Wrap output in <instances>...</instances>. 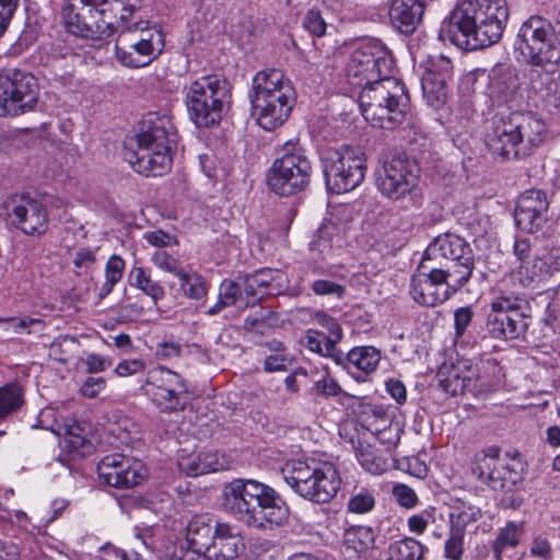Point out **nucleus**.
I'll use <instances>...</instances> for the list:
<instances>
[{
    "mask_svg": "<svg viewBox=\"0 0 560 560\" xmlns=\"http://www.w3.org/2000/svg\"><path fill=\"white\" fill-rule=\"evenodd\" d=\"M475 256L470 244L453 233L438 235L427 246L410 282L416 303L434 307L458 292L472 277Z\"/></svg>",
    "mask_w": 560,
    "mask_h": 560,
    "instance_id": "f257e3e1",
    "label": "nucleus"
},
{
    "mask_svg": "<svg viewBox=\"0 0 560 560\" xmlns=\"http://www.w3.org/2000/svg\"><path fill=\"white\" fill-rule=\"evenodd\" d=\"M508 19L505 0H464L443 21L440 38L463 50L482 49L499 42Z\"/></svg>",
    "mask_w": 560,
    "mask_h": 560,
    "instance_id": "f03ea898",
    "label": "nucleus"
},
{
    "mask_svg": "<svg viewBox=\"0 0 560 560\" xmlns=\"http://www.w3.org/2000/svg\"><path fill=\"white\" fill-rule=\"evenodd\" d=\"M223 505L229 514L249 527L266 528L283 525L290 510L270 486L254 479H234L223 489Z\"/></svg>",
    "mask_w": 560,
    "mask_h": 560,
    "instance_id": "7ed1b4c3",
    "label": "nucleus"
},
{
    "mask_svg": "<svg viewBox=\"0 0 560 560\" xmlns=\"http://www.w3.org/2000/svg\"><path fill=\"white\" fill-rule=\"evenodd\" d=\"M177 135L171 118L149 113L142 121L141 131L125 153L133 170L145 176H162L172 165V145Z\"/></svg>",
    "mask_w": 560,
    "mask_h": 560,
    "instance_id": "20e7f679",
    "label": "nucleus"
},
{
    "mask_svg": "<svg viewBox=\"0 0 560 560\" xmlns=\"http://www.w3.org/2000/svg\"><path fill=\"white\" fill-rule=\"evenodd\" d=\"M546 138L542 119L530 112H512L493 119L487 145L502 160H521L532 155Z\"/></svg>",
    "mask_w": 560,
    "mask_h": 560,
    "instance_id": "39448f33",
    "label": "nucleus"
},
{
    "mask_svg": "<svg viewBox=\"0 0 560 560\" xmlns=\"http://www.w3.org/2000/svg\"><path fill=\"white\" fill-rule=\"evenodd\" d=\"M249 100L257 124L271 131L290 116L295 103V90L282 71L264 69L253 78Z\"/></svg>",
    "mask_w": 560,
    "mask_h": 560,
    "instance_id": "423d86ee",
    "label": "nucleus"
},
{
    "mask_svg": "<svg viewBox=\"0 0 560 560\" xmlns=\"http://www.w3.org/2000/svg\"><path fill=\"white\" fill-rule=\"evenodd\" d=\"M359 103L368 122L375 128L392 130L405 120L410 97L405 84L392 77L362 89Z\"/></svg>",
    "mask_w": 560,
    "mask_h": 560,
    "instance_id": "0eeeda50",
    "label": "nucleus"
},
{
    "mask_svg": "<svg viewBox=\"0 0 560 560\" xmlns=\"http://www.w3.org/2000/svg\"><path fill=\"white\" fill-rule=\"evenodd\" d=\"M515 50L524 60L538 68L556 66L560 61V10L553 23L541 15H530L521 24L514 42Z\"/></svg>",
    "mask_w": 560,
    "mask_h": 560,
    "instance_id": "6e6552de",
    "label": "nucleus"
},
{
    "mask_svg": "<svg viewBox=\"0 0 560 560\" xmlns=\"http://www.w3.org/2000/svg\"><path fill=\"white\" fill-rule=\"evenodd\" d=\"M287 485L300 497L315 503H327L340 488V477L330 464L289 460L281 468Z\"/></svg>",
    "mask_w": 560,
    "mask_h": 560,
    "instance_id": "1a4fd4ad",
    "label": "nucleus"
},
{
    "mask_svg": "<svg viewBox=\"0 0 560 560\" xmlns=\"http://www.w3.org/2000/svg\"><path fill=\"white\" fill-rule=\"evenodd\" d=\"M230 102V83L218 75H205L194 81L185 97L189 118L199 128L219 124Z\"/></svg>",
    "mask_w": 560,
    "mask_h": 560,
    "instance_id": "9d476101",
    "label": "nucleus"
},
{
    "mask_svg": "<svg viewBox=\"0 0 560 560\" xmlns=\"http://www.w3.org/2000/svg\"><path fill=\"white\" fill-rule=\"evenodd\" d=\"M311 175L312 163L306 151L299 143L289 141L273 161L267 184L275 194L289 197L305 190Z\"/></svg>",
    "mask_w": 560,
    "mask_h": 560,
    "instance_id": "9b49d317",
    "label": "nucleus"
},
{
    "mask_svg": "<svg viewBox=\"0 0 560 560\" xmlns=\"http://www.w3.org/2000/svg\"><path fill=\"white\" fill-rule=\"evenodd\" d=\"M163 34L148 22L125 25L115 44L117 60L128 68H141L153 61L163 50Z\"/></svg>",
    "mask_w": 560,
    "mask_h": 560,
    "instance_id": "f8f14e48",
    "label": "nucleus"
},
{
    "mask_svg": "<svg viewBox=\"0 0 560 560\" xmlns=\"http://www.w3.org/2000/svg\"><path fill=\"white\" fill-rule=\"evenodd\" d=\"M393 68L394 59L387 47L378 39H368L352 52L347 78L352 86L362 90L392 78Z\"/></svg>",
    "mask_w": 560,
    "mask_h": 560,
    "instance_id": "ddd939ff",
    "label": "nucleus"
},
{
    "mask_svg": "<svg viewBox=\"0 0 560 560\" xmlns=\"http://www.w3.org/2000/svg\"><path fill=\"white\" fill-rule=\"evenodd\" d=\"M420 167L405 153L393 155L375 173L382 196L393 201L415 200L420 195Z\"/></svg>",
    "mask_w": 560,
    "mask_h": 560,
    "instance_id": "4468645a",
    "label": "nucleus"
},
{
    "mask_svg": "<svg viewBox=\"0 0 560 560\" xmlns=\"http://www.w3.org/2000/svg\"><path fill=\"white\" fill-rule=\"evenodd\" d=\"M322 164L326 186L335 194L353 190L365 176V155L359 148L328 149L322 155Z\"/></svg>",
    "mask_w": 560,
    "mask_h": 560,
    "instance_id": "2eb2a0df",
    "label": "nucleus"
},
{
    "mask_svg": "<svg viewBox=\"0 0 560 560\" xmlns=\"http://www.w3.org/2000/svg\"><path fill=\"white\" fill-rule=\"evenodd\" d=\"M530 324V305L524 296L502 292L490 303L487 330L498 339H517Z\"/></svg>",
    "mask_w": 560,
    "mask_h": 560,
    "instance_id": "dca6fc26",
    "label": "nucleus"
},
{
    "mask_svg": "<svg viewBox=\"0 0 560 560\" xmlns=\"http://www.w3.org/2000/svg\"><path fill=\"white\" fill-rule=\"evenodd\" d=\"M476 474L491 489L513 490L524 487V465L520 458H501L498 447H489L479 458Z\"/></svg>",
    "mask_w": 560,
    "mask_h": 560,
    "instance_id": "f3484780",
    "label": "nucleus"
},
{
    "mask_svg": "<svg viewBox=\"0 0 560 560\" xmlns=\"http://www.w3.org/2000/svg\"><path fill=\"white\" fill-rule=\"evenodd\" d=\"M38 85L34 75L14 69L0 74V116H18L37 104Z\"/></svg>",
    "mask_w": 560,
    "mask_h": 560,
    "instance_id": "a211bd4d",
    "label": "nucleus"
},
{
    "mask_svg": "<svg viewBox=\"0 0 560 560\" xmlns=\"http://www.w3.org/2000/svg\"><path fill=\"white\" fill-rule=\"evenodd\" d=\"M145 393L162 411L184 409L188 388L185 380L176 372L160 366L148 373Z\"/></svg>",
    "mask_w": 560,
    "mask_h": 560,
    "instance_id": "6ab92c4d",
    "label": "nucleus"
},
{
    "mask_svg": "<svg viewBox=\"0 0 560 560\" xmlns=\"http://www.w3.org/2000/svg\"><path fill=\"white\" fill-rule=\"evenodd\" d=\"M8 217L25 235L38 236L48 229V209L44 199L31 192L15 195L8 203Z\"/></svg>",
    "mask_w": 560,
    "mask_h": 560,
    "instance_id": "aec40b11",
    "label": "nucleus"
},
{
    "mask_svg": "<svg viewBox=\"0 0 560 560\" xmlns=\"http://www.w3.org/2000/svg\"><path fill=\"white\" fill-rule=\"evenodd\" d=\"M97 472L108 486L125 489L138 486L145 476L140 460L118 453L104 456L97 465Z\"/></svg>",
    "mask_w": 560,
    "mask_h": 560,
    "instance_id": "412c9836",
    "label": "nucleus"
},
{
    "mask_svg": "<svg viewBox=\"0 0 560 560\" xmlns=\"http://www.w3.org/2000/svg\"><path fill=\"white\" fill-rule=\"evenodd\" d=\"M549 199L541 189L525 190L514 209L516 226L527 233H535L548 221Z\"/></svg>",
    "mask_w": 560,
    "mask_h": 560,
    "instance_id": "4be33fe9",
    "label": "nucleus"
},
{
    "mask_svg": "<svg viewBox=\"0 0 560 560\" xmlns=\"http://www.w3.org/2000/svg\"><path fill=\"white\" fill-rule=\"evenodd\" d=\"M453 78L451 59L440 55L428 60L425 72L421 78L423 96L432 107H440L447 98L448 82Z\"/></svg>",
    "mask_w": 560,
    "mask_h": 560,
    "instance_id": "5701e85b",
    "label": "nucleus"
},
{
    "mask_svg": "<svg viewBox=\"0 0 560 560\" xmlns=\"http://www.w3.org/2000/svg\"><path fill=\"white\" fill-rule=\"evenodd\" d=\"M217 524H220L209 514L194 515L186 526V540L189 550L182 556L174 555L170 560H206L208 548L211 547L215 536Z\"/></svg>",
    "mask_w": 560,
    "mask_h": 560,
    "instance_id": "b1692460",
    "label": "nucleus"
},
{
    "mask_svg": "<svg viewBox=\"0 0 560 560\" xmlns=\"http://www.w3.org/2000/svg\"><path fill=\"white\" fill-rule=\"evenodd\" d=\"M61 18L66 30L80 37L102 38L110 36L115 32L114 21H103V24L93 20V10L78 8L74 3L62 7Z\"/></svg>",
    "mask_w": 560,
    "mask_h": 560,
    "instance_id": "393cba45",
    "label": "nucleus"
},
{
    "mask_svg": "<svg viewBox=\"0 0 560 560\" xmlns=\"http://www.w3.org/2000/svg\"><path fill=\"white\" fill-rule=\"evenodd\" d=\"M214 533L206 560H235L245 551L244 538L237 526L220 523Z\"/></svg>",
    "mask_w": 560,
    "mask_h": 560,
    "instance_id": "a878e982",
    "label": "nucleus"
},
{
    "mask_svg": "<svg viewBox=\"0 0 560 560\" xmlns=\"http://www.w3.org/2000/svg\"><path fill=\"white\" fill-rule=\"evenodd\" d=\"M424 13L423 0H392L389 20L401 34H412Z\"/></svg>",
    "mask_w": 560,
    "mask_h": 560,
    "instance_id": "bb28decb",
    "label": "nucleus"
},
{
    "mask_svg": "<svg viewBox=\"0 0 560 560\" xmlns=\"http://www.w3.org/2000/svg\"><path fill=\"white\" fill-rule=\"evenodd\" d=\"M513 252L520 262L518 275L524 282H533L546 271V262L534 252L529 238H516Z\"/></svg>",
    "mask_w": 560,
    "mask_h": 560,
    "instance_id": "cd10ccee",
    "label": "nucleus"
},
{
    "mask_svg": "<svg viewBox=\"0 0 560 560\" xmlns=\"http://www.w3.org/2000/svg\"><path fill=\"white\" fill-rule=\"evenodd\" d=\"M338 341L328 338L325 331L307 329L304 334L305 347L322 357L330 358L337 364H343V353L337 349Z\"/></svg>",
    "mask_w": 560,
    "mask_h": 560,
    "instance_id": "c85d7f7f",
    "label": "nucleus"
},
{
    "mask_svg": "<svg viewBox=\"0 0 560 560\" xmlns=\"http://www.w3.org/2000/svg\"><path fill=\"white\" fill-rule=\"evenodd\" d=\"M254 283L260 291V298L277 296L283 293L288 288V278L279 269H259L250 273Z\"/></svg>",
    "mask_w": 560,
    "mask_h": 560,
    "instance_id": "c756f323",
    "label": "nucleus"
},
{
    "mask_svg": "<svg viewBox=\"0 0 560 560\" xmlns=\"http://www.w3.org/2000/svg\"><path fill=\"white\" fill-rule=\"evenodd\" d=\"M382 359L381 350L373 346H362L352 348L347 355H343V366L355 369L365 374L373 373Z\"/></svg>",
    "mask_w": 560,
    "mask_h": 560,
    "instance_id": "7c9ffc66",
    "label": "nucleus"
},
{
    "mask_svg": "<svg viewBox=\"0 0 560 560\" xmlns=\"http://www.w3.org/2000/svg\"><path fill=\"white\" fill-rule=\"evenodd\" d=\"M438 387L447 395L462 393L470 380L462 375L459 365L443 364L436 373Z\"/></svg>",
    "mask_w": 560,
    "mask_h": 560,
    "instance_id": "2f4dec72",
    "label": "nucleus"
},
{
    "mask_svg": "<svg viewBox=\"0 0 560 560\" xmlns=\"http://www.w3.org/2000/svg\"><path fill=\"white\" fill-rule=\"evenodd\" d=\"M360 465L372 475H381L388 469V462L381 451L369 443L360 442L357 452Z\"/></svg>",
    "mask_w": 560,
    "mask_h": 560,
    "instance_id": "473e14b6",
    "label": "nucleus"
},
{
    "mask_svg": "<svg viewBox=\"0 0 560 560\" xmlns=\"http://www.w3.org/2000/svg\"><path fill=\"white\" fill-rule=\"evenodd\" d=\"M129 282L132 287L141 290L150 296L154 304L165 296L164 288L156 281H153L147 270L142 267H133L129 273Z\"/></svg>",
    "mask_w": 560,
    "mask_h": 560,
    "instance_id": "72a5a7b5",
    "label": "nucleus"
},
{
    "mask_svg": "<svg viewBox=\"0 0 560 560\" xmlns=\"http://www.w3.org/2000/svg\"><path fill=\"white\" fill-rule=\"evenodd\" d=\"M178 467L182 472L190 477L209 474L220 469V465L212 460V455H191L182 458L178 462Z\"/></svg>",
    "mask_w": 560,
    "mask_h": 560,
    "instance_id": "f704fd0d",
    "label": "nucleus"
},
{
    "mask_svg": "<svg viewBox=\"0 0 560 560\" xmlns=\"http://www.w3.org/2000/svg\"><path fill=\"white\" fill-rule=\"evenodd\" d=\"M480 516L481 511L479 508L472 504L460 503L454 506L450 513V529L465 535L467 526L477 522Z\"/></svg>",
    "mask_w": 560,
    "mask_h": 560,
    "instance_id": "c9c22d12",
    "label": "nucleus"
},
{
    "mask_svg": "<svg viewBox=\"0 0 560 560\" xmlns=\"http://www.w3.org/2000/svg\"><path fill=\"white\" fill-rule=\"evenodd\" d=\"M125 266V260L118 255H112L108 258L105 265V280L97 293L100 300L108 296L114 287L122 279Z\"/></svg>",
    "mask_w": 560,
    "mask_h": 560,
    "instance_id": "e433bc0d",
    "label": "nucleus"
},
{
    "mask_svg": "<svg viewBox=\"0 0 560 560\" xmlns=\"http://www.w3.org/2000/svg\"><path fill=\"white\" fill-rule=\"evenodd\" d=\"M521 529L522 524H517L513 521L508 522L504 527L500 528L492 542V551L497 560H501L505 549L515 548L518 545Z\"/></svg>",
    "mask_w": 560,
    "mask_h": 560,
    "instance_id": "4c0bfd02",
    "label": "nucleus"
},
{
    "mask_svg": "<svg viewBox=\"0 0 560 560\" xmlns=\"http://www.w3.org/2000/svg\"><path fill=\"white\" fill-rule=\"evenodd\" d=\"M424 546L417 539L405 537L390 545L389 553L396 560H421Z\"/></svg>",
    "mask_w": 560,
    "mask_h": 560,
    "instance_id": "58836bf2",
    "label": "nucleus"
},
{
    "mask_svg": "<svg viewBox=\"0 0 560 560\" xmlns=\"http://www.w3.org/2000/svg\"><path fill=\"white\" fill-rule=\"evenodd\" d=\"M336 230V226L331 223L322 224L310 243V250L317 253L319 257L325 258L332 249Z\"/></svg>",
    "mask_w": 560,
    "mask_h": 560,
    "instance_id": "ea45409f",
    "label": "nucleus"
},
{
    "mask_svg": "<svg viewBox=\"0 0 560 560\" xmlns=\"http://www.w3.org/2000/svg\"><path fill=\"white\" fill-rule=\"evenodd\" d=\"M22 402L21 388L16 384L0 387V421L18 410Z\"/></svg>",
    "mask_w": 560,
    "mask_h": 560,
    "instance_id": "a19ab883",
    "label": "nucleus"
},
{
    "mask_svg": "<svg viewBox=\"0 0 560 560\" xmlns=\"http://www.w3.org/2000/svg\"><path fill=\"white\" fill-rule=\"evenodd\" d=\"M375 503L376 500L374 491L366 488H360L351 493L347 502V512L353 514H366L375 508Z\"/></svg>",
    "mask_w": 560,
    "mask_h": 560,
    "instance_id": "79ce46f5",
    "label": "nucleus"
},
{
    "mask_svg": "<svg viewBox=\"0 0 560 560\" xmlns=\"http://www.w3.org/2000/svg\"><path fill=\"white\" fill-rule=\"evenodd\" d=\"M180 287L185 294L194 300H201L207 295L205 279L197 272H186L185 270L178 277Z\"/></svg>",
    "mask_w": 560,
    "mask_h": 560,
    "instance_id": "37998d69",
    "label": "nucleus"
},
{
    "mask_svg": "<svg viewBox=\"0 0 560 560\" xmlns=\"http://www.w3.org/2000/svg\"><path fill=\"white\" fill-rule=\"evenodd\" d=\"M10 329L15 334H27V335H36L42 336L46 328V324L42 318L34 317H22V318H8L4 319Z\"/></svg>",
    "mask_w": 560,
    "mask_h": 560,
    "instance_id": "c03bdc74",
    "label": "nucleus"
},
{
    "mask_svg": "<svg viewBox=\"0 0 560 560\" xmlns=\"http://www.w3.org/2000/svg\"><path fill=\"white\" fill-rule=\"evenodd\" d=\"M106 5V9H101L100 15L104 19L112 16L122 23L127 22L136 10V5L131 3L130 0H108Z\"/></svg>",
    "mask_w": 560,
    "mask_h": 560,
    "instance_id": "a18cd8bd",
    "label": "nucleus"
},
{
    "mask_svg": "<svg viewBox=\"0 0 560 560\" xmlns=\"http://www.w3.org/2000/svg\"><path fill=\"white\" fill-rule=\"evenodd\" d=\"M365 421L368 429L374 433H380L392 424V418L382 405L370 406L365 411Z\"/></svg>",
    "mask_w": 560,
    "mask_h": 560,
    "instance_id": "49530a36",
    "label": "nucleus"
},
{
    "mask_svg": "<svg viewBox=\"0 0 560 560\" xmlns=\"http://www.w3.org/2000/svg\"><path fill=\"white\" fill-rule=\"evenodd\" d=\"M311 394L316 397L329 399L342 394V388L328 372H325L319 380L314 382L311 387Z\"/></svg>",
    "mask_w": 560,
    "mask_h": 560,
    "instance_id": "de8ad7c7",
    "label": "nucleus"
},
{
    "mask_svg": "<svg viewBox=\"0 0 560 560\" xmlns=\"http://www.w3.org/2000/svg\"><path fill=\"white\" fill-rule=\"evenodd\" d=\"M371 540V532L366 527H352L345 534V542L357 552L366 550Z\"/></svg>",
    "mask_w": 560,
    "mask_h": 560,
    "instance_id": "09e8293b",
    "label": "nucleus"
},
{
    "mask_svg": "<svg viewBox=\"0 0 560 560\" xmlns=\"http://www.w3.org/2000/svg\"><path fill=\"white\" fill-rule=\"evenodd\" d=\"M150 529H144L142 533L137 535V539L140 541L142 547L145 549V552H142L139 549H131L122 551L120 555L121 560H148L147 553L155 551V542L152 535H148Z\"/></svg>",
    "mask_w": 560,
    "mask_h": 560,
    "instance_id": "8fccbe9b",
    "label": "nucleus"
},
{
    "mask_svg": "<svg viewBox=\"0 0 560 560\" xmlns=\"http://www.w3.org/2000/svg\"><path fill=\"white\" fill-rule=\"evenodd\" d=\"M151 260L156 268L170 272L176 276L177 278L184 271L180 267V262L178 261V259H176L174 256L166 253L165 250L158 249L156 252H154Z\"/></svg>",
    "mask_w": 560,
    "mask_h": 560,
    "instance_id": "3c124183",
    "label": "nucleus"
},
{
    "mask_svg": "<svg viewBox=\"0 0 560 560\" xmlns=\"http://www.w3.org/2000/svg\"><path fill=\"white\" fill-rule=\"evenodd\" d=\"M219 295L231 306L243 307L242 287L238 280H223L220 284Z\"/></svg>",
    "mask_w": 560,
    "mask_h": 560,
    "instance_id": "603ef678",
    "label": "nucleus"
},
{
    "mask_svg": "<svg viewBox=\"0 0 560 560\" xmlns=\"http://www.w3.org/2000/svg\"><path fill=\"white\" fill-rule=\"evenodd\" d=\"M464 534L450 529L444 542V557L448 560H462L464 553Z\"/></svg>",
    "mask_w": 560,
    "mask_h": 560,
    "instance_id": "864d4df0",
    "label": "nucleus"
},
{
    "mask_svg": "<svg viewBox=\"0 0 560 560\" xmlns=\"http://www.w3.org/2000/svg\"><path fill=\"white\" fill-rule=\"evenodd\" d=\"M314 320L317 325L326 330V335L328 338H331L338 342L342 339V328L330 315L326 314L323 311H318L314 315Z\"/></svg>",
    "mask_w": 560,
    "mask_h": 560,
    "instance_id": "5fc2aeb1",
    "label": "nucleus"
},
{
    "mask_svg": "<svg viewBox=\"0 0 560 560\" xmlns=\"http://www.w3.org/2000/svg\"><path fill=\"white\" fill-rule=\"evenodd\" d=\"M238 284L242 287L243 307L254 305L257 300H260V291L254 283V279L250 275L245 277H238Z\"/></svg>",
    "mask_w": 560,
    "mask_h": 560,
    "instance_id": "6e6d98bb",
    "label": "nucleus"
},
{
    "mask_svg": "<svg viewBox=\"0 0 560 560\" xmlns=\"http://www.w3.org/2000/svg\"><path fill=\"white\" fill-rule=\"evenodd\" d=\"M312 290L316 295H334L338 299L343 298L346 293L343 285L325 279L315 280L312 283Z\"/></svg>",
    "mask_w": 560,
    "mask_h": 560,
    "instance_id": "4d7b16f0",
    "label": "nucleus"
},
{
    "mask_svg": "<svg viewBox=\"0 0 560 560\" xmlns=\"http://www.w3.org/2000/svg\"><path fill=\"white\" fill-rule=\"evenodd\" d=\"M474 317L471 306H462L454 312V329L456 337H462L467 330Z\"/></svg>",
    "mask_w": 560,
    "mask_h": 560,
    "instance_id": "13d9d810",
    "label": "nucleus"
},
{
    "mask_svg": "<svg viewBox=\"0 0 560 560\" xmlns=\"http://www.w3.org/2000/svg\"><path fill=\"white\" fill-rule=\"evenodd\" d=\"M393 495L397 503L406 509H411L417 505L418 497L416 492L404 483H398L393 488Z\"/></svg>",
    "mask_w": 560,
    "mask_h": 560,
    "instance_id": "bf43d9fd",
    "label": "nucleus"
},
{
    "mask_svg": "<svg viewBox=\"0 0 560 560\" xmlns=\"http://www.w3.org/2000/svg\"><path fill=\"white\" fill-rule=\"evenodd\" d=\"M304 28L314 36H323L326 32V23L318 11L310 10L304 20Z\"/></svg>",
    "mask_w": 560,
    "mask_h": 560,
    "instance_id": "052dcab7",
    "label": "nucleus"
},
{
    "mask_svg": "<svg viewBox=\"0 0 560 560\" xmlns=\"http://www.w3.org/2000/svg\"><path fill=\"white\" fill-rule=\"evenodd\" d=\"M523 488L513 489V490H501L502 497L500 499V504L503 509L517 510L525 502V497L523 493Z\"/></svg>",
    "mask_w": 560,
    "mask_h": 560,
    "instance_id": "680f3d73",
    "label": "nucleus"
},
{
    "mask_svg": "<svg viewBox=\"0 0 560 560\" xmlns=\"http://www.w3.org/2000/svg\"><path fill=\"white\" fill-rule=\"evenodd\" d=\"M88 442L85 438V430L80 424L70 425L67 430L66 443L72 450H79Z\"/></svg>",
    "mask_w": 560,
    "mask_h": 560,
    "instance_id": "e2e57ef3",
    "label": "nucleus"
},
{
    "mask_svg": "<svg viewBox=\"0 0 560 560\" xmlns=\"http://www.w3.org/2000/svg\"><path fill=\"white\" fill-rule=\"evenodd\" d=\"M19 0H0V36L7 31L14 12L18 8Z\"/></svg>",
    "mask_w": 560,
    "mask_h": 560,
    "instance_id": "0e129e2a",
    "label": "nucleus"
},
{
    "mask_svg": "<svg viewBox=\"0 0 560 560\" xmlns=\"http://www.w3.org/2000/svg\"><path fill=\"white\" fill-rule=\"evenodd\" d=\"M289 362L287 353L270 354L264 361V371L267 373L285 371Z\"/></svg>",
    "mask_w": 560,
    "mask_h": 560,
    "instance_id": "69168bd1",
    "label": "nucleus"
},
{
    "mask_svg": "<svg viewBox=\"0 0 560 560\" xmlns=\"http://www.w3.org/2000/svg\"><path fill=\"white\" fill-rule=\"evenodd\" d=\"M434 509L424 510L421 514H413L408 518V528L410 532L421 535L425 532L429 518L432 517L431 513Z\"/></svg>",
    "mask_w": 560,
    "mask_h": 560,
    "instance_id": "338daca9",
    "label": "nucleus"
},
{
    "mask_svg": "<svg viewBox=\"0 0 560 560\" xmlns=\"http://www.w3.org/2000/svg\"><path fill=\"white\" fill-rule=\"evenodd\" d=\"M83 362L88 373H100L112 365V360L96 353H89Z\"/></svg>",
    "mask_w": 560,
    "mask_h": 560,
    "instance_id": "774afa93",
    "label": "nucleus"
}]
</instances>
